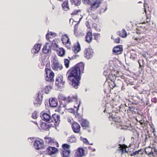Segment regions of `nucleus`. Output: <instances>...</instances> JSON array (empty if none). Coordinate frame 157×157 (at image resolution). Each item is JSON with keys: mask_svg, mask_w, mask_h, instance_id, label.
Instances as JSON below:
<instances>
[{"mask_svg": "<svg viewBox=\"0 0 157 157\" xmlns=\"http://www.w3.org/2000/svg\"><path fill=\"white\" fill-rule=\"evenodd\" d=\"M58 1H62L63 0H58Z\"/></svg>", "mask_w": 157, "mask_h": 157, "instance_id": "bf43d9fd", "label": "nucleus"}, {"mask_svg": "<svg viewBox=\"0 0 157 157\" xmlns=\"http://www.w3.org/2000/svg\"><path fill=\"white\" fill-rule=\"evenodd\" d=\"M71 128L74 132L76 133H80L81 127L79 124L73 122L71 124Z\"/></svg>", "mask_w": 157, "mask_h": 157, "instance_id": "ddd939ff", "label": "nucleus"}, {"mask_svg": "<svg viewBox=\"0 0 157 157\" xmlns=\"http://www.w3.org/2000/svg\"><path fill=\"white\" fill-rule=\"evenodd\" d=\"M109 85L110 88L113 89L114 87H116L114 82H109Z\"/></svg>", "mask_w": 157, "mask_h": 157, "instance_id": "c03bdc74", "label": "nucleus"}, {"mask_svg": "<svg viewBox=\"0 0 157 157\" xmlns=\"http://www.w3.org/2000/svg\"><path fill=\"white\" fill-rule=\"evenodd\" d=\"M76 140V139L74 135H72L69 137L67 140V142L71 143L75 142Z\"/></svg>", "mask_w": 157, "mask_h": 157, "instance_id": "f704fd0d", "label": "nucleus"}, {"mask_svg": "<svg viewBox=\"0 0 157 157\" xmlns=\"http://www.w3.org/2000/svg\"><path fill=\"white\" fill-rule=\"evenodd\" d=\"M92 12H88L89 15L93 20L97 22H98L99 21V19L97 14L96 13H93Z\"/></svg>", "mask_w": 157, "mask_h": 157, "instance_id": "c756f323", "label": "nucleus"}, {"mask_svg": "<svg viewBox=\"0 0 157 157\" xmlns=\"http://www.w3.org/2000/svg\"><path fill=\"white\" fill-rule=\"evenodd\" d=\"M63 10L65 11H67L70 10L68 0H65L62 4Z\"/></svg>", "mask_w": 157, "mask_h": 157, "instance_id": "c85d7f7f", "label": "nucleus"}, {"mask_svg": "<svg viewBox=\"0 0 157 157\" xmlns=\"http://www.w3.org/2000/svg\"><path fill=\"white\" fill-rule=\"evenodd\" d=\"M105 110H104V112H105Z\"/></svg>", "mask_w": 157, "mask_h": 157, "instance_id": "0e129e2a", "label": "nucleus"}, {"mask_svg": "<svg viewBox=\"0 0 157 157\" xmlns=\"http://www.w3.org/2000/svg\"><path fill=\"white\" fill-rule=\"evenodd\" d=\"M90 21H89V20H88V21H86L85 23L86 26L87 27V28L90 29Z\"/></svg>", "mask_w": 157, "mask_h": 157, "instance_id": "49530a36", "label": "nucleus"}, {"mask_svg": "<svg viewBox=\"0 0 157 157\" xmlns=\"http://www.w3.org/2000/svg\"><path fill=\"white\" fill-rule=\"evenodd\" d=\"M119 147H118V149L117 150V151L121 155H122L123 154L128 152L126 150L127 148L126 145L124 144L121 145L120 144H119Z\"/></svg>", "mask_w": 157, "mask_h": 157, "instance_id": "dca6fc26", "label": "nucleus"}, {"mask_svg": "<svg viewBox=\"0 0 157 157\" xmlns=\"http://www.w3.org/2000/svg\"><path fill=\"white\" fill-rule=\"evenodd\" d=\"M147 19H148L149 20L148 21H146V23H148L150 21V18H149L148 17H147Z\"/></svg>", "mask_w": 157, "mask_h": 157, "instance_id": "4d7b16f0", "label": "nucleus"}, {"mask_svg": "<svg viewBox=\"0 0 157 157\" xmlns=\"http://www.w3.org/2000/svg\"><path fill=\"white\" fill-rule=\"evenodd\" d=\"M64 64L66 68H68L69 67L70 61L67 59H64Z\"/></svg>", "mask_w": 157, "mask_h": 157, "instance_id": "37998d69", "label": "nucleus"}, {"mask_svg": "<svg viewBox=\"0 0 157 157\" xmlns=\"http://www.w3.org/2000/svg\"><path fill=\"white\" fill-rule=\"evenodd\" d=\"M143 151L142 149H140L138 151H136L133 152L131 154V155L136 156L134 157H140V156L143 155Z\"/></svg>", "mask_w": 157, "mask_h": 157, "instance_id": "cd10ccee", "label": "nucleus"}, {"mask_svg": "<svg viewBox=\"0 0 157 157\" xmlns=\"http://www.w3.org/2000/svg\"><path fill=\"white\" fill-rule=\"evenodd\" d=\"M56 39H54L52 41L51 44L52 47H53V49H56L58 47L57 44L56 43Z\"/></svg>", "mask_w": 157, "mask_h": 157, "instance_id": "79ce46f5", "label": "nucleus"}, {"mask_svg": "<svg viewBox=\"0 0 157 157\" xmlns=\"http://www.w3.org/2000/svg\"><path fill=\"white\" fill-rule=\"evenodd\" d=\"M101 3V0H92L91 2H89L88 4L90 7L88 10V12H94L99 8Z\"/></svg>", "mask_w": 157, "mask_h": 157, "instance_id": "7ed1b4c3", "label": "nucleus"}, {"mask_svg": "<svg viewBox=\"0 0 157 157\" xmlns=\"http://www.w3.org/2000/svg\"><path fill=\"white\" fill-rule=\"evenodd\" d=\"M43 86L44 87V92L46 94H48L53 87V84L48 82L43 83Z\"/></svg>", "mask_w": 157, "mask_h": 157, "instance_id": "4468645a", "label": "nucleus"}, {"mask_svg": "<svg viewBox=\"0 0 157 157\" xmlns=\"http://www.w3.org/2000/svg\"><path fill=\"white\" fill-rule=\"evenodd\" d=\"M92 30L90 29L86 33L85 40L88 43H90L92 40Z\"/></svg>", "mask_w": 157, "mask_h": 157, "instance_id": "6ab92c4d", "label": "nucleus"}, {"mask_svg": "<svg viewBox=\"0 0 157 157\" xmlns=\"http://www.w3.org/2000/svg\"><path fill=\"white\" fill-rule=\"evenodd\" d=\"M45 79L48 82H53V78L55 75L54 73L48 68H46L45 69Z\"/></svg>", "mask_w": 157, "mask_h": 157, "instance_id": "39448f33", "label": "nucleus"}, {"mask_svg": "<svg viewBox=\"0 0 157 157\" xmlns=\"http://www.w3.org/2000/svg\"><path fill=\"white\" fill-rule=\"evenodd\" d=\"M118 77L116 76L115 75H111L109 76V79L111 81V82H114Z\"/></svg>", "mask_w": 157, "mask_h": 157, "instance_id": "a19ab883", "label": "nucleus"}, {"mask_svg": "<svg viewBox=\"0 0 157 157\" xmlns=\"http://www.w3.org/2000/svg\"><path fill=\"white\" fill-rule=\"evenodd\" d=\"M35 148L37 150L42 149L44 148V141L41 139L36 140L34 143Z\"/></svg>", "mask_w": 157, "mask_h": 157, "instance_id": "f8f14e48", "label": "nucleus"}, {"mask_svg": "<svg viewBox=\"0 0 157 157\" xmlns=\"http://www.w3.org/2000/svg\"><path fill=\"white\" fill-rule=\"evenodd\" d=\"M153 133L154 136H155V138L156 139L157 137V136H156V135H155L156 131H155V129H153Z\"/></svg>", "mask_w": 157, "mask_h": 157, "instance_id": "5fc2aeb1", "label": "nucleus"}, {"mask_svg": "<svg viewBox=\"0 0 157 157\" xmlns=\"http://www.w3.org/2000/svg\"><path fill=\"white\" fill-rule=\"evenodd\" d=\"M154 149L150 147H146L145 151L146 153L150 157H153L154 156L153 153Z\"/></svg>", "mask_w": 157, "mask_h": 157, "instance_id": "a878e982", "label": "nucleus"}, {"mask_svg": "<svg viewBox=\"0 0 157 157\" xmlns=\"http://www.w3.org/2000/svg\"><path fill=\"white\" fill-rule=\"evenodd\" d=\"M65 81L62 76H58L56 78L55 85L58 88L61 89L65 86Z\"/></svg>", "mask_w": 157, "mask_h": 157, "instance_id": "1a4fd4ad", "label": "nucleus"}, {"mask_svg": "<svg viewBox=\"0 0 157 157\" xmlns=\"http://www.w3.org/2000/svg\"><path fill=\"white\" fill-rule=\"evenodd\" d=\"M155 139L156 140V141H156L157 142V139H156H156Z\"/></svg>", "mask_w": 157, "mask_h": 157, "instance_id": "052dcab7", "label": "nucleus"}, {"mask_svg": "<svg viewBox=\"0 0 157 157\" xmlns=\"http://www.w3.org/2000/svg\"><path fill=\"white\" fill-rule=\"evenodd\" d=\"M89 144L91 145H93V144Z\"/></svg>", "mask_w": 157, "mask_h": 157, "instance_id": "680f3d73", "label": "nucleus"}, {"mask_svg": "<svg viewBox=\"0 0 157 157\" xmlns=\"http://www.w3.org/2000/svg\"><path fill=\"white\" fill-rule=\"evenodd\" d=\"M61 39L63 44L65 45L69 49L71 46V42L70 40L69 36L67 34L63 35L61 38Z\"/></svg>", "mask_w": 157, "mask_h": 157, "instance_id": "9d476101", "label": "nucleus"}, {"mask_svg": "<svg viewBox=\"0 0 157 157\" xmlns=\"http://www.w3.org/2000/svg\"><path fill=\"white\" fill-rule=\"evenodd\" d=\"M50 120V123H52V124L54 125V128H56L59 124L60 121V115L56 113L52 115Z\"/></svg>", "mask_w": 157, "mask_h": 157, "instance_id": "0eeeda50", "label": "nucleus"}, {"mask_svg": "<svg viewBox=\"0 0 157 157\" xmlns=\"http://www.w3.org/2000/svg\"><path fill=\"white\" fill-rule=\"evenodd\" d=\"M147 137H146L145 139H147ZM145 140H146V139H145Z\"/></svg>", "mask_w": 157, "mask_h": 157, "instance_id": "774afa93", "label": "nucleus"}, {"mask_svg": "<svg viewBox=\"0 0 157 157\" xmlns=\"http://www.w3.org/2000/svg\"><path fill=\"white\" fill-rule=\"evenodd\" d=\"M118 34L121 36L124 37L127 35L126 31L124 29H123L121 31L118 32Z\"/></svg>", "mask_w": 157, "mask_h": 157, "instance_id": "58836bf2", "label": "nucleus"}, {"mask_svg": "<svg viewBox=\"0 0 157 157\" xmlns=\"http://www.w3.org/2000/svg\"><path fill=\"white\" fill-rule=\"evenodd\" d=\"M84 72V64L80 62L69 69L67 73L69 84L75 89H77L80 84L81 75Z\"/></svg>", "mask_w": 157, "mask_h": 157, "instance_id": "f257e3e1", "label": "nucleus"}, {"mask_svg": "<svg viewBox=\"0 0 157 157\" xmlns=\"http://www.w3.org/2000/svg\"><path fill=\"white\" fill-rule=\"evenodd\" d=\"M58 55L60 56H63L65 54V51L62 48H59L56 50Z\"/></svg>", "mask_w": 157, "mask_h": 157, "instance_id": "72a5a7b5", "label": "nucleus"}, {"mask_svg": "<svg viewBox=\"0 0 157 157\" xmlns=\"http://www.w3.org/2000/svg\"><path fill=\"white\" fill-rule=\"evenodd\" d=\"M151 101L152 102H154L155 103H156L157 102V100L156 98L155 97L154 98H152L151 99Z\"/></svg>", "mask_w": 157, "mask_h": 157, "instance_id": "864d4df0", "label": "nucleus"}, {"mask_svg": "<svg viewBox=\"0 0 157 157\" xmlns=\"http://www.w3.org/2000/svg\"><path fill=\"white\" fill-rule=\"evenodd\" d=\"M50 106L52 107H56L58 105V101L56 98H50L49 100Z\"/></svg>", "mask_w": 157, "mask_h": 157, "instance_id": "393cba45", "label": "nucleus"}, {"mask_svg": "<svg viewBox=\"0 0 157 157\" xmlns=\"http://www.w3.org/2000/svg\"><path fill=\"white\" fill-rule=\"evenodd\" d=\"M74 102L75 103L74 104V107L76 109V112H78L79 109L81 102L79 100H78V99L76 101H75Z\"/></svg>", "mask_w": 157, "mask_h": 157, "instance_id": "e433bc0d", "label": "nucleus"}, {"mask_svg": "<svg viewBox=\"0 0 157 157\" xmlns=\"http://www.w3.org/2000/svg\"><path fill=\"white\" fill-rule=\"evenodd\" d=\"M78 26L77 25H75L74 26V35L76 36H79L82 35L80 31L78 30L77 28Z\"/></svg>", "mask_w": 157, "mask_h": 157, "instance_id": "473e14b6", "label": "nucleus"}, {"mask_svg": "<svg viewBox=\"0 0 157 157\" xmlns=\"http://www.w3.org/2000/svg\"><path fill=\"white\" fill-rule=\"evenodd\" d=\"M78 121L80 123L83 129H86L90 128L89 123L86 120L81 119Z\"/></svg>", "mask_w": 157, "mask_h": 157, "instance_id": "412c9836", "label": "nucleus"}, {"mask_svg": "<svg viewBox=\"0 0 157 157\" xmlns=\"http://www.w3.org/2000/svg\"><path fill=\"white\" fill-rule=\"evenodd\" d=\"M48 112L46 113L44 110L40 113V117L42 120L45 122L50 123L51 116L50 115V113H49L50 110L48 109Z\"/></svg>", "mask_w": 157, "mask_h": 157, "instance_id": "6e6552de", "label": "nucleus"}, {"mask_svg": "<svg viewBox=\"0 0 157 157\" xmlns=\"http://www.w3.org/2000/svg\"><path fill=\"white\" fill-rule=\"evenodd\" d=\"M42 96H40V95L38 94L37 97L34 101L33 103L35 106L36 107H38L40 106L42 103Z\"/></svg>", "mask_w": 157, "mask_h": 157, "instance_id": "b1692460", "label": "nucleus"}, {"mask_svg": "<svg viewBox=\"0 0 157 157\" xmlns=\"http://www.w3.org/2000/svg\"><path fill=\"white\" fill-rule=\"evenodd\" d=\"M83 53L84 57L87 59L91 58L94 55L93 51L90 48H85L84 50Z\"/></svg>", "mask_w": 157, "mask_h": 157, "instance_id": "9b49d317", "label": "nucleus"}, {"mask_svg": "<svg viewBox=\"0 0 157 157\" xmlns=\"http://www.w3.org/2000/svg\"><path fill=\"white\" fill-rule=\"evenodd\" d=\"M51 50L50 46L49 45L48 43H47L43 47V52L45 54H47Z\"/></svg>", "mask_w": 157, "mask_h": 157, "instance_id": "2f4dec72", "label": "nucleus"}, {"mask_svg": "<svg viewBox=\"0 0 157 157\" xmlns=\"http://www.w3.org/2000/svg\"><path fill=\"white\" fill-rule=\"evenodd\" d=\"M143 23H145V21H144Z\"/></svg>", "mask_w": 157, "mask_h": 157, "instance_id": "69168bd1", "label": "nucleus"}, {"mask_svg": "<svg viewBox=\"0 0 157 157\" xmlns=\"http://www.w3.org/2000/svg\"><path fill=\"white\" fill-rule=\"evenodd\" d=\"M140 124H142V122H140Z\"/></svg>", "mask_w": 157, "mask_h": 157, "instance_id": "e2e57ef3", "label": "nucleus"}, {"mask_svg": "<svg viewBox=\"0 0 157 157\" xmlns=\"http://www.w3.org/2000/svg\"><path fill=\"white\" fill-rule=\"evenodd\" d=\"M58 151L57 148L54 147L49 146L47 149L46 152L49 155H52L56 153Z\"/></svg>", "mask_w": 157, "mask_h": 157, "instance_id": "4be33fe9", "label": "nucleus"}, {"mask_svg": "<svg viewBox=\"0 0 157 157\" xmlns=\"http://www.w3.org/2000/svg\"><path fill=\"white\" fill-rule=\"evenodd\" d=\"M155 150H156V149H155V150H154V151H155Z\"/></svg>", "mask_w": 157, "mask_h": 157, "instance_id": "338daca9", "label": "nucleus"}, {"mask_svg": "<svg viewBox=\"0 0 157 157\" xmlns=\"http://www.w3.org/2000/svg\"><path fill=\"white\" fill-rule=\"evenodd\" d=\"M78 12H79V10H75L73 11L72 13H71V15H75L77 14Z\"/></svg>", "mask_w": 157, "mask_h": 157, "instance_id": "3c124183", "label": "nucleus"}, {"mask_svg": "<svg viewBox=\"0 0 157 157\" xmlns=\"http://www.w3.org/2000/svg\"><path fill=\"white\" fill-rule=\"evenodd\" d=\"M122 51V46L121 45H118L114 47L113 49V52L115 55L121 54Z\"/></svg>", "mask_w": 157, "mask_h": 157, "instance_id": "a211bd4d", "label": "nucleus"}, {"mask_svg": "<svg viewBox=\"0 0 157 157\" xmlns=\"http://www.w3.org/2000/svg\"><path fill=\"white\" fill-rule=\"evenodd\" d=\"M52 67L54 71H60L63 68V66L59 62L54 61L52 65Z\"/></svg>", "mask_w": 157, "mask_h": 157, "instance_id": "2eb2a0df", "label": "nucleus"}, {"mask_svg": "<svg viewBox=\"0 0 157 157\" xmlns=\"http://www.w3.org/2000/svg\"><path fill=\"white\" fill-rule=\"evenodd\" d=\"M134 108L132 106L129 107H128V109L127 110L128 111H130L133 113V112H134Z\"/></svg>", "mask_w": 157, "mask_h": 157, "instance_id": "8fccbe9b", "label": "nucleus"}, {"mask_svg": "<svg viewBox=\"0 0 157 157\" xmlns=\"http://www.w3.org/2000/svg\"><path fill=\"white\" fill-rule=\"evenodd\" d=\"M68 110H69V112L73 113L74 114H75L76 112V110L75 111L74 109L72 108L68 109Z\"/></svg>", "mask_w": 157, "mask_h": 157, "instance_id": "de8ad7c7", "label": "nucleus"}, {"mask_svg": "<svg viewBox=\"0 0 157 157\" xmlns=\"http://www.w3.org/2000/svg\"><path fill=\"white\" fill-rule=\"evenodd\" d=\"M34 123L35 124H36L37 126H38L37 123L36 122H35Z\"/></svg>", "mask_w": 157, "mask_h": 157, "instance_id": "13d9d810", "label": "nucleus"}, {"mask_svg": "<svg viewBox=\"0 0 157 157\" xmlns=\"http://www.w3.org/2000/svg\"><path fill=\"white\" fill-rule=\"evenodd\" d=\"M41 45L40 44H36L32 49V52L33 54L37 53L40 51Z\"/></svg>", "mask_w": 157, "mask_h": 157, "instance_id": "bb28decb", "label": "nucleus"}, {"mask_svg": "<svg viewBox=\"0 0 157 157\" xmlns=\"http://www.w3.org/2000/svg\"><path fill=\"white\" fill-rule=\"evenodd\" d=\"M81 48L79 44L78 43L74 45L73 51L75 53H77L80 50Z\"/></svg>", "mask_w": 157, "mask_h": 157, "instance_id": "c9c22d12", "label": "nucleus"}, {"mask_svg": "<svg viewBox=\"0 0 157 157\" xmlns=\"http://www.w3.org/2000/svg\"><path fill=\"white\" fill-rule=\"evenodd\" d=\"M85 152L83 148L79 147L76 150L75 155L77 157H82L85 155Z\"/></svg>", "mask_w": 157, "mask_h": 157, "instance_id": "aec40b11", "label": "nucleus"}, {"mask_svg": "<svg viewBox=\"0 0 157 157\" xmlns=\"http://www.w3.org/2000/svg\"><path fill=\"white\" fill-rule=\"evenodd\" d=\"M56 36V34L54 32H50L46 34V39L49 40L50 38L55 37Z\"/></svg>", "mask_w": 157, "mask_h": 157, "instance_id": "7c9ffc66", "label": "nucleus"}, {"mask_svg": "<svg viewBox=\"0 0 157 157\" xmlns=\"http://www.w3.org/2000/svg\"><path fill=\"white\" fill-rule=\"evenodd\" d=\"M93 36L94 39L96 40L97 41H98L100 39V36L99 34L98 33H94Z\"/></svg>", "mask_w": 157, "mask_h": 157, "instance_id": "ea45409f", "label": "nucleus"}, {"mask_svg": "<svg viewBox=\"0 0 157 157\" xmlns=\"http://www.w3.org/2000/svg\"><path fill=\"white\" fill-rule=\"evenodd\" d=\"M54 125H52L51 123H47L46 122H41L40 123V127L43 130H49V129L51 127L54 128Z\"/></svg>", "mask_w": 157, "mask_h": 157, "instance_id": "f3484780", "label": "nucleus"}, {"mask_svg": "<svg viewBox=\"0 0 157 157\" xmlns=\"http://www.w3.org/2000/svg\"><path fill=\"white\" fill-rule=\"evenodd\" d=\"M120 39L119 38H117L115 39L114 40V42L116 43H120Z\"/></svg>", "mask_w": 157, "mask_h": 157, "instance_id": "603ef678", "label": "nucleus"}, {"mask_svg": "<svg viewBox=\"0 0 157 157\" xmlns=\"http://www.w3.org/2000/svg\"><path fill=\"white\" fill-rule=\"evenodd\" d=\"M84 3H88L89 2V0H82Z\"/></svg>", "mask_w": 157, "mask_h": 157, "instance_id": "6e6d98bb", "label": "nucleus"}, {"mask_svg": "<svg viewBox=\"0 0 157 157\" xmlns=\"http://www.w3.org/2000/svg\"><path fill=\"white\" fill-rule=\"evenodd\" d=\"M62 147L60 151L61 157H69L70 153V146L67 144H64L62 145Z\"/></svg>", "mask_w": 157, "mask_h": 157, "instance_id": "20e7f679", "label": "nucleus"}, {"mask_svg": "<svg viewBox=\"0 0 157 157\" xmlns=\"http://www.w3.org/2000/svg\"><path fill=\"white\" fill-rule=\"evenodd\" d=\"M44 139L46 144L56 146L57 147H59V144L54 138L46 136L44 137Z\"/></svg>", "mask_w": 157, "mask_h": 157, "instance_id": "423d86ee", "label": "nucleus"}, {"mask_svg": "<svg viewBox=\"0 0 157 157\" xmlns=\"http://www.w3.org/2000/svg\"><path fill=\"white\" fill-rule=\"evenodd\" d=\"M115 86L121 88V90H123L125 89L123 85V82L118 78L114 81Z\"/></svg>", "mask_w": 157, "mask_h": 157, "instance_id": "5701e85b", "label": "nucleus"}, {"mask_svg": "<svg viewBox=\"0 0 157 157\" xmlns=\"http://www.w3.org/2000/svg\"><path fill=\"white\" fill-rule=\"evenodd\" d=\"M60 99L64 101V103H62L61 105L63 107L66 108L68 104L71 102H74L76 101L78 98L76 94H71L69 95L67 98L63 95L60 96Z\"/></svg>", "mask_w": 157, "mask_h": 157, "instance_id": "f03ea898", "label": "nucleus"}, {"mask_svg": "<svg viewBox=\"0 0 157 157\" xmlns=\"http://www.w3.org/2000/svg\"><path fill=\"white\" fill-rule=\"evenodd\" d=\"M37 113L36 111H34L32 114V117L34 119H36L37 117Z\"/></svg>", "mask_w": 157, "mask_h": 157, "instance_id": "a18cd8bd", "label": "nucleus"}, {"mask_svg": "<svg viewBox=\"0 0 157 157\" xmlns=\"http://www.w3.org/2000/svg\"><path fill=\"white\" fill-rule=\"evenodd\" d=\"M83 143L84 144H89L88 141L87 139L86 138H83L82 140Z\"/></svg>", "mask_w": 157, "mask_h": 157, "instance_id": "09e8293b", "label": "nucleus"}, {"mask_svg": "<svg viewBox=\"0 0 157 157\" xmlns=\"http://www.w3.org/2000/svg\"><path fill=\"white\" fill-rule=\"evenodd\" d=\"M72 4L76 6H79L81 3V0H70Z\"/></svg>", "mask_w": 157, "mask_h": 157, "instance_id": "4c0bfd02", "label": "nucleus"}]
</instances>
